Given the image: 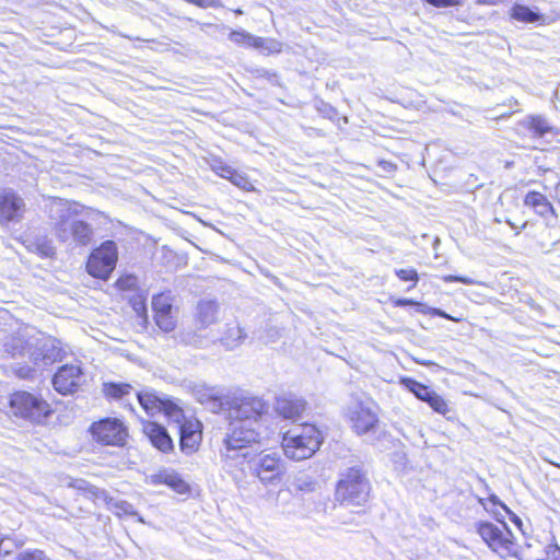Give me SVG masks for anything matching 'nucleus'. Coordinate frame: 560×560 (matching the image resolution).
Here are the masks:
<instances>
[{"instance_id": "obj_1", "label": "nucleus", "mask_w": 560, "mask_h": 560, "mask_svg": "<svg viewBox=\"0 0 560 560\" xmlns=\"http://www.w3.org/2000/svg\"><path fill=\"white\" fill-rule=\"evenodd\" d=\"M229 427L220 447V457L228 470L241 468L250 457L253 445L259 441L261 425L228 419Z\"/></svg>"}, {"instance_id": "obj_2", "label": "nucleus", "mask_w": 560, "mask_h": 560, "mask_svg": "<svg viewBox=\"0 0 560 560\" xmlns=\"http://www.w3.org/2000/svg\"><path fill=\"white\" fill-rule=\"evenodd\" d=\"M48 214L55 235L60 242L72 240L78 245L90 243L93 229L89 223L75 219L78 212L69 201L54 199L49 205Z\"/></svg>"}, {"instance_id": "obj_3", "label": "nucleus", "mask_w": 560, "mask_h": 560, "mask_svg": "<svg viewBox=\"0 0 560 560\" xmlns=\"http://www.w3.org/2000/svg\"><path fill=\"white\" fill-rule=\"evenodd\" d=\"M371 483L360 466L348 467L339 474L335 498L345 506H363L370 498Z\"/></svg>"}, {"instance_id": "obj_4", "label": "nucleus", "mask_w": 560, "mask_h": 560, "mask_svg": "<svg viewBox=\"0 0 560 560\" xmlns=\"http://www.w3.org/2000/svg\"><path fill=\"white\" fill-rule=\"evenodd\" d=\"M215 405L225 408L228 419L258 425H261L269 409L264 399L244 394H234L224 400L215 399Z\"/></svg>"}, {"instance_id": "obj_5", "label": "nucleus", "mask_w": 560, "mask_h": 560, "mask_svg": "<svg viewBox=\"0 0 560 560\" xmlns=\"http://www.w3.org/2000/svg\"><path fill=\"white\" fill-rule=\"evenodd\" d=\"M323 436L313 424H302L288 431L282 438V448L285 456L293 460L312 457L320 447Z\"/></svg>"}, {"instance_id": "obj_6", "label": "nucleus", "mask_w": 560, "mask_h": 560, "mask_svg": "<svg viewBox=\"0 0 560 560\" xmlns=\"http://www.w3.org/2000/svg\"><path fill=\"white\" fill-rule=\"evenodd\" d=\"M495 517L499 525L490 522H479L477 524L478 534L489 548L501 558L517 557L518 546L511 529L503 520L499 518L498 514H495Z\"/></svg>"}, {"instance_id": "obj_7", "label": "nucleus", "mask_w": 560, "mask_h": 560, "mask_svg": "<svg viewBox=\"0 0 560 560\" xmlns=\"http://www.w3.org/2000/svg\"><path fill=\"white\" fill-rule=\"evenodd\" d=\"M10 411L15 416L33 423H42L51 413L49 404L40 396L19 390L9 399Z\"/></svg>"}, {"instance_id": "obj_8", "label": "nucleus", "mask_w": 560, "mask_h": 560, "mask_svg": "<svg viewBox=\"0 0 560 560\" xmlns=\"http://www.w3.org/2000/svg\"><path fill=\"white\" fill-rule=\"evenodd\" d=\"M347 417L358 435L373 432L378 424L376 405L372 400H352L347 407Z\"/></svg>"}, {"instance_id": "obj_9", "label": "nucleus", "mask_w": 560, "mask_h": 560, "mask_svg": "<svg viewBox=\"0 0 560 560\" xmlns=\"http://www.w3.org/2000/svg\"><path fill=\"white\" fill-rule=\"evenodd\" d=\"M118 249L114 241H105L95 248L86 262L88 272L100 279H107L116 267Z\"/></svg>"}, {"instance_id": "obj_10", "label": "nucleus", "mask_w": 560, "mask_h": 560, "mask_svg": "<svg viewBox=\"0 0 560 560\" xmlns=\"http://www.w3.org/2000/svg\"><path fill=\"white\" fill-rule=\"evenodd\" d=\"M245 463L250 465L252 474L265 485L279 480L283 472L281 460L275 453L256 456L250 452V457Z\"/></svg>"}, {"instance_id": "obj_11", "label": "nucleus", "mask_w": 560, "mask_h": 560, "mask_svg": "<svg viewBox=\"0 0 560 560\" xmlns=\"http://www.w3.org/2000/svg\"><path fill=\"white\" fill-rule=\"evenodd\" d=\"M90 432L96 442L104 445H122L127 438L124 423L116 418H105L92 423Z\"/></svg>"}, {"instance_id": "obj_12", "label": "nucleus", "mask_w": 560, "mask_h": 560, "mask_svg": "<svg viewBox=\"0 0 560 560\" xmlns=\"http://www.w3.org/2000/svg\"><path fill=\"white\" fill-rule=\"evenodd\" d=\"M83 383V371L78 364H65L60 366L52 377L55 390L63 396L78 393Z\"/></svg>"}, {"instance_id": "obj_13", "label": "nucleus", "mask_w": 560, "mask_h": 560, "mask_svg": "<svg viewBox=\"0 0 560 560\" xmlns=\"http://www.w3.org/2000/svg\"><path fill=\"white\" fill-rule=\"evenodd\" d=\"M25 210L24 200L12 189H0V223L19 222Z\"/></svg>"}, {"instance_id": "obj_14", "label": "nucleus", "mask_w": 560, "mask_h": 560, "mask_svg": "<svg viewBox=\"0 0 560 560\" xmlns=\"http://www.w3.org/2000/svg\"><path fill=\"white\" fill-rule=\"evenodd\" d=\"M155 325L165 334L176 328V317L173 314V304L170 296L165 294L154 295L152 299Z\"/></svg>"}, {"instance_id": "obj_15", "label": "nucleus", "mask_w": 560, "mask_h": 560, "mask_svg": "<svg viewBox=\"0 0 560 560\" xmlns=\"http://www.w3.org/2000/svg\"><path fill=\"white\" fill-rule=\"evenodd\" d=\"M138 402L145 410L148 415L154 416L159 412H164L168 416H176L179 409L171 401L163 399L149 390L136 393Z\"/></svg>"}, {"instance_id": "obj_16", "label": "nucleus", "mask_w": 560, "mask_h": 560, "mask_svg": "<svg viewBox=\"0 0 560 560\" xmlns=\"http://www.w3.org/2000/svg\"><path fill=\"white\" fill-rule=\"evenodd\" d=\"M61 349L56 346L55 340L48 338L38 339L30 359L37 368L51 365L60 358Z\"/></svg>"}, {"instance_id": "obj_17", "label": "nucleus", "mask_w": 560, "mask_h": 560, "mask_svg": "<svg viewBox=\"0 0 560 560\" xmlns=\"http://www.w3.org/2000/svg\"><path fill=\"white\" fill-rule=\"evenodd\" d=\"M201 441L200 422L185 420L179 425V446L186 454L194 453Z\"/></svg>"}, {"instance_id": "obj_18", "label": "nucleus", "mask_w": 560, "mask_h": 560, "mask_svg": "<svg viewBox=\"0 0 560 560\" xmlns=\"http://www.w3.org/2000/svg\"><path fill=\"white\" fill-rule=\"evenodd\" d=\"M510 18L526 24L549 25L553 22V19L541 14L538 8H530L520 3L512 5L510 9Z\"/></svg>"}, {"instance_id": "obj_19", "label": "nucleus", "mask_w": 560, "mask_h": 560, "mask_svg": "<svg viewBox=\"0 0 560 560\" xmlns=\"http://www.w3.org/2000/svg\"><path fill=\"white\" fill-rule=\"evenodd\" d=\"M276 411L284 419L298 420L306 408V401L294 395H284L277 399Z\"/></svg>"}, {"instance_id": "obj_20", "label": "nucleus", "mask_w": 560, "mask_h": 560, "mask_svg": "<svg viewBox=\"0 0 560 560\" xmlns=\"http://www.w3.org/2000/svg\"><path fill=\"white\" fill-rule=\"evenodd\" d=\"M143 432L159 451L167 453L174 448L173 440L163 425L156 422H148L143 427Z\"/></svg>"}, {"instance_id": "obj_21", "label": "nucleus", "mask_w": 560, "mask_h": 560, "mask_svg": "<svg viewBox=\"0 0 560 560\" xmlns=\"http://www.w3.org/2000/svg\"><path fill=\"white\" fill-rule=\"evenodd\" d=\"M219 312V304L214 300H201L196 310V320L200 328H207L215 323Z\"/></svg>"}, {"instance_id": "obj_22", "label": "nucleus", "mask_w": 560, "mask_h": 560, "mask_svg": "<svg viewBox=\"0 0 560 560\" xmlns=\"http://www.w3.org/2000/svg\"><path fill=\"white\" fill-rule=\"evenodd\" d=\"M524 203L533 208L537 214L546 217L548 213L556 215L552 205L545 195L538 191H529L524 199Z\"/></svg>"}, {"instance_id": "obj_23", "label": "nucleus", "mask_w": 560, "mask_h": 560, "mask_svg": "<svg viewBox=\"0 0 560 560\" xmlns=\"http://www.w3.org/2000/svg\"><path fill=\"white\" fill-rule=\"evenodd\" d=\"M246 338V334L238 324H228L221 337V342L230 350L238 347Z\"/></svg>"}, {"instance_id": "obj_24", "label": "nucleus", "mask_w": 560, "mask_h": 560, "mask_svg": "<svg viewBox=\"0 0 560 560\" xmlns=\"http://www.w3.org/2000/svg\"><path fill=\"white\" fill-rule=\"evenodd\" d=\"M133 387L128 383L107 382L103 384V393L107 398L124 399L132 392Z\"/></svg>"}, {"instance_id": "obj_25", "label": "nucleus", "mask_w": 560, "mask_h": 560, "mask_svg": "<svg viewBox=\"0 0 560 560\" xmlns=\"http://www.w3.org/2000/svg\"><path fill=\"white\" fill-rule=\"evenodd\" d=\"M402 385L412 393L419 400L427 401L433 389L429 386L417 382L416 380L405 377L401 380Z\"/></svg>"}, {"instance_id": "obj_26", "label": "nucleus", "mask_w": 560, "mask_h": 560, "mask_svg": "<svg viewBox=\"0 0 560 560\" xmlns=\"http://www.w3.org/2000/svg\"><path fill=\"white\" fill-rule=\"evenodd\" d=\"M28 347V342L21 335H12L4 343L5 351L15 358L23 355Z\"/></svg>"}, {"instance_id": "obj_27", "label": "nucleus", "mask_w": 560, "mask_h": 560, "mask_svg": "<svg viewBox=\"0 0 560 560\" xmlns=\"http://www.w3.org/2000/svg\"><path fill=\"white\" fill-rule=\"evenodd\" d=\"M229 39L236 45L255 47L256 42H260L258 36H255L244 30L231 31Z\"/></svg>"}, {"instance_id": "obj_28", "label": "nucleus", "mask_w": 560, "mask_h": 560, "mask_svg": "<svg viewBox=\"0 0 560 560\" xmlns=\"http://www.w3.org/2000/svg\"><path fill=\"white\" fill-rule=\"evenodd\" d=\"M526 124L528 129L539 137H542L551 130L549 122L542 116H529L526 119Z\"/></svg>"}, {"instance_id": "obj_29", "label": "nucleus", "mask_w": 560, "mask_h": 560, "mask_svg": "<svg viewBox=\"0 0 560 560\" xmlns=\"http://www.w3.org/2000/svg\"><path fill=\"white\" fill-rule=\"evenodd\" d=\"M292 487L296 492L308 493L315 491L316 482L307 475H298L292 481Z\"/></svg>"}, {"instance_id": "obj_30", "label": "nucleus", "mask_w": 560, "mask_h": 560, "mask_svg": "<svg viewBox=\"0 0 560 560\" xmlns=\"http://www.w3.org/2000/svg\"><path fill=\"white\" fill-rule=\"evenodd\" d=\"M172 338L176 343H182L185 346L198 347L201 343V339L194 331L179 330L175 335H173Z\"/></svg>"}, {"instance_id": "obj_31", "label": "nucleus", "mask_w": 560, "mask_h": 560, "mask_svg": "<svg viewBox=\"0 0 560 560\" xmlns=\"http://www.w3.org/2000/svg\"><path fill=\"white\" fill-rule=\"evenodd\" d=\"M435 412L440 415H447L450 412V407L446 402V400L439 395L436 392H432V394L429 396L428 400L425 401Z\"/></svg>"}, {"instance_id": "obj_32", "label": "nucleus", "mask_w": 560, "mask_h": 560, "mask_svg": "<svg viewBox=\"0 0 560 560\" xmlns=\"http://www.w3.org/2000/svg\"><path fill=\"white\" fill-rule=\"evenodd\" d=\"M259 40L260 42H256L254 48L261 49L269 54H278L282 50V44L277 39L259 37Z\"/></svg>"}, {"instance_id": "obj_33", "label": "nucleus", "mask_w": 560, "mask_h": 560, "mask_svg": "<svg viewBox=\"0 0 560 560\" xmlns=\"http://www.w3.org/2000/svg\"><path fill=\"white\" fill-rule=\"evenodd\" d=\"M233 185L236 187L245 190L250 191L254 189L253 184L248 179V177L242 173H238L236 170L233 168L231 176L228 178Z\"/></svg>"}, {"instance_id": "obj_34", "label": "nucleus", "mask_w": 560, "mask_h": 560, "mask_svg": "<svg viewBox=\"0 0 560 560\" xmlns=\"http://www.w3.org/2000/svg\"><path fill=\"white\" fill-rule=\"evenodd\" d=\"M130 304L137 315L139 317H143V319L147 322V298L143 294H136L130 298Z\"/></svg>"}, {"instance_id": "obj_35", "label": "nucleus", "mask_w": 560, "mask_h": 560, "mask_svg": "<svg viewBox=\"0 0 560 560\" xmlns=\"http://www.w3.org/2000/svg\"><path fill=\"white\" fill-rule=\"evenodd\" d=\"M210 168L220 177L222 178H229L231 176L233 167L225 164L220 159H212L210 162Z\"/></svg>"}, {"instance_id": "obj_36", "label": "nucleus", "mask_w": 560, "mask_h": 560, "mask_svg": "<svg viewBox=\"0 0 560 560\" xmlns=\"http://www.w3.org/2000/svg\"><path fill=\"white\" fill-rule=\"evenodd\" d=\"M15 560H50L43 550L26 549L16 555Z\"/></svg>"}, {"instance_id": "obj_37", "label": "nucleus", "mask_w": 560, "mask_h": 560, "mask_svg": "<svg viewBox=\"0 0 560 560\" xmlns=\"http://www.w3.org/2000/svg\"><path fill=\"white\" fill-rule=\"evenodd\" d=\"M395 275L401 281H411L412 282L411 288H415L419 281L418 272L415 269H395Z\"/></svg>"}, {"instance_id": "obj_38", "label": "nucleus", "mask_w": 560, "mask_h": 560, "mask_svg": "<svg viewBox=\"0 0 560 560\" xmlns=\"http://www.w3.org/2000/svg\"><path fill=\"white\" fill-rule=\"evenodd\" d=\"M117 284L121 290H131L138 285V279L136 276L128 275L117 280Z\"/></svg>"}, {"instance_id": "obj_39", "label": "nucleus", "mask_w": 560, "mask_h": 560, "mask_svg": "<svg viewBox=\"0 0 560 560\" xmlns=\"http://www.w3.org/2000/svg\"><path fill=\"white\" fill-rule=\"evenodd\" d=\"M442 280L444 282H446V283H450V282H460V283L467 284V285H471V284H477L478 283L477 281H475L471 278L464 277V276H454V275L443 276Z\"/></svg>"}, {"instance_id": "obj_40", "label": "nucleus", "mask_w": 560, "mask_h": 560, "mask_svg": "<svg viewBox=\"0 0 560 560\" xmlns=\"http://www.w3.org/2000/svg\"><path fill=\"white\" fill-rule=\"evenodd\" d=\"M545 553V558L540 560H560V547L555 542L546 546Z\"/></svg>"}, {"instance_id": "obj_41", "label": "nucleus", "mask_w": 560, "mask_h": 560, "mask_svg": "<svg viewBox=\"0 0 560 560\" xmlns=\"http://www.w3.org/2000/svg\"><path fill=\"white\" fill-rule=\"evenodd\" d=\"M37 250L43 257H51L55 254V248L50 244V242L43 240L37 243Z\"/></svg>"}, {"instance_id": "obj_42", "label": "nucleus", "mask_w": 560, "mask_h": 560, "mask_svg": "<svg viewBox=\"0 0 560 560\" xmlns=\"http://www.w3.org/2000/svg\"><path fill=\"white\" fill-rule=\"evenodd\" d=\"M425 2L436 8H447L459 5L462 0H425Z\"/></svg>"}, {"instance_id": "obj_43", "label": "nucleus", "mask_w": 560, "mask_h": 560, "mask_svg": "<svg viewBox=\"0 0 560 560\" xmlns=\"http://www.w3.org/2000/svg\"><path fill=\"white\" fill-rule=\"evenodd\" d=\"M428 313L430 315L442 317V318H445V319H448V320H453V322H458L459 320L457 318H454L453 316H451L450 314H447L443 310L436 308V307H430Z\"/></svg>"}, {"instance_id": "obj_44", "label": "nucleus", "mask_w": 560, "mask_h": 560, "mask_svg": "<svg viewBox=\"0 0 560 560\" xmlns=\"http://www.w3.org/2000/svg\"><path fill=\"white\" fill-rule=\"evenodd\" d=\"M116 508L124 514H128V515H136L137 513L133 511V506L126 502V501H120L116 504Z\"/></svg>"}, {"instance_id": "obj_45", "label": "nucleus", "mask_w": 560, "mask_h": 560, "mask_svg": "<svg viewBox=\"0 0 560 560\" xmlns=\"http://www.w3.org/2000/svg\"><path fill=\"white\" fill-rule=\"evenodd\" d=\"M16 374L21 378H28L32 374V369L30 366H21L16 370Z\"/></svg>"}, {"instance_id": "obj_46", "label": "nucleus", "mask_w": 560, "mask_h": 560, "mask_svg": "<svg viewBox=\"0 0 560 560\" xmlns=\"http://www.w3.org/2000/svg\"><path fill=\"white\" fill-rule=\"evenodd\" d=\"M395 305L397 306H407V305H418V306H422L421 303H418L411 299H398L396 302H395Z\"/></svg>"}, {"instance_id": "obj_47", "label": "nucleus", "mask_w": 560, "mask_h": 560, "mask_svg": "<svg viewBox=\"0 0 560 560\" xmlns=\"http://www.w3.org/2000/svg\"><path fill=\"white\" fill-rule=\"evenodd\" d=\"M489 501H490L493 505H500V506L504 510V512H505V513H510L509 508H508L504 503H502V502L500 501V499H499L495 494H491V495L489 497Z\"/></svg>"}, {"instance_id": "obj_48", "label": "nucleus", "mask_w": 560, "mask_h": 560, "mask_svg": "<svg viewBox=\"0 0 560 560\" xmlns=\"http://www.w3.org/2000/svg\"><path fill=\"white\" fill-rule=\"evenodd\" d=\"M189 22H194L192 19H187ZM196 24H199L201 25L202 27H211V28H215V30H226L228 27L225 25H217V24H211V23H199L198 21H195Z\"/></svg>"}, {"instance_id": "obj_49", "label": "nucleus", "mask_w": 560, "mask_h": 560, "mask_svg": "<svg viewBox=\"0 0 560 560\" xmlns=\"http://www.w3.org/2000/svg\"><path fill=\"white\" fill-rule=\"evenodd\" d=\"M506 224H509L513 230H516V235L520 231L524 230L527 226V222H523L520 226L512 222L510 219H505Z\"/></svg>"}, {"instance_id": "obj_50", "label": "nucleus", "mask_w": 560, "mask_h": 560, "mask_svg": "<svg viewBox=\"0 0 560 560\" xmlns=\"http://www.w3.org/2000/svg\"><path fill=\"white\" fill-rule=\"evenodd\" d=\"M501 0H476L479 5H498Z\"/></svg>"}, {"instance_id": "obj_51", "label": "nucleus", "mask_w": 560, "mask_h": 560, "mask_svg": "<svg viewBox=\"0 0 560 560\" xmlns=\"http://www.w3.org/2000/svg\"><path fill=\"white\" fill-rule=\"evenodd\" d=\"M508 514L511 516V521H512L515 525H517L518 527H521V526H522V521H521V518H520L517 515H515L511 510H510V513H508Z\"/></svg>"}, {"instance_id": "obj_52", "label": "nucleus", "mask_w": 560, "mask_h": 560, "mask_svg": "<svg viewBox=\"0 0 560 560\" xmlns=\"http://www.w3.org/2000/svg\"><path fill=\"white\" fill-rule=\"evenodd\" d=\"M382 164L384 165L383 167L386 171H390L394 166L390 162H382Z\"/></svg>"}, {"instance_id": "obj_53", "label": "nucleus", "mask_w": 560, "mask_h": 560, "mask_svg": "<svg viewBox=\"0 0 560 560\" xmlns=\"http://www.w3.org/2000/svg\"><path fill=\"white\" fill-rule=\"evenodd\" d=\"M86 482L84 480H77L75 481V487H78L79 489H83V485H85Z\"/></svg>"}, {"instance_id": "obj_54", "label": "nucleus", "mask_w": 560, "mask_h": 560, "mask_svg": "<svg viewBox=\"0 0 560 560\" xmlns=\"http://www.w3.org/2000/svg\"><path fill=\"white\" fill-rule=\"evenodd\" d=\"M234 12H235L236 14H238V15H242V14L244 13V12H243V10H241V9H236Z\"/></svg>"}, {"instance_id": "obj_55", "label": "nucleus", "mask_w": 560, "mask_h": 560, "mask_svg": "<svg viewBox=\"0 0 560 560\" xmlns=\"http://www.w3.org/2000/svg\"><path fill=\"white\" fill-rule=\"evenodd\" d=\"M479 502L486 508V504L482 499H480Z\"/></svg>"}]
</instances>
